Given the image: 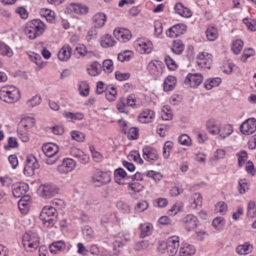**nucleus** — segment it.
<instances>
[{
	"mask_svg": "<svg viewBox=\"0 0 256 256\" xmlns=\"http://www.w3.org/2000/svg\"><path fill=\"white\" fill-rule=\"evenodd\" d=\"M174 10L176 13L184 18H190L192 15L191 10L180 2H178L176 4Z\"/></svg>",
	"mask_w": 256,
	"mask_h": 256,
	"instance_id": "b1692460",
	"label": "nucleus"
},
{
	"mask_svg": "<svg viewBox=\"0 0 256 256\" xmlns=\"http://www.w3.org/2000/svg\"><path fill=\"white\" fill-rule=\"evenodd\" d=\"M40 14L50 22H52L55 20V13L50 9L42 8L40 9Z\"/></svg>",
	"mask_w": 256,
	"mask_h": 256,
	"instance_id": "72a5a7b5",
	"label": "nucleus"
},
{
	"mask_svg": "<svg viewBox=\"0 0 256 256\" xmlns=\"http://www.w3.org/2000/svg\"><path fill=\"white\" fill-rule=\"evenodd\" d=\"M252 246L246 242L244 244L240 245L236 248V252L240 254H246L252 251Z\"/></svg>",
	"mask_w": 256,
	"mask_h": 256,
	"instance_id": "ea45409f",
	"label": "nucleus"
},
{
	"mask_svg": "<svg viewBox=\"0 0 256 256\" xmlns=\"http://www.w3.org/2000/svg\"><path fill=\"white\" fill-rule=\"evenodd\" d=\"M66 248V244L62 240L54 242L49 246V250L52 254H56Z\"/></svg>",
	"mask_w": 256,
	"mask_h": 256,
	"instance_id": "c756f323",
	"label": "nucleus"
},
{
	"mask_svg": "<svg viewBox=\"0 0 256 256\" xmlns=\"http://www.w3.org/2000/svg\"><path fill=\"white\" fill-rule=\"evenodd\" d=\"M73 10L78 14H86L88 12V8L86 6L80 4H72Z\"/></svg>",
	"mask_w": 256,
	"mask_h": 256,
	"instance_id": "09e8293b",
	"label": "nucleus"
},
{
	"mask_svg": "<svg viewBox=\"0 0 256 256\" xmlns=\"http://www.w3.org/2000/svg\"><path fill=\"white\" fill-rule=\"evenodd\" d=\"M74 156L78 158L80 162L83 164H88L90 160L89 156L88 155L79 150H76Z\"/></svg>",
	"mask_w": 256,
	"mask_h": 256,
	"instance_id": "a18cd8bd",
	"label": "nucleus"
},
{
	"mask_svg": "<svg viewBox=\"0 0 256 256\" xmlns=\"http://www.w3.org/2000/svg\"><path fill=\"white\" fill-rule=\"evenodd\" d=\"M196 252V249L194 246L188 243L182 244L179 250L180 256H190Z\"/></svg>",
	"mask_w": 256,
	"mask_h": 256,
	"instance_id": "5701e85b",
	"label": "nucleus"
},
{
	"mask_svg": "<svg viewBox=\"0 0 256 256\" xmlns=\"http://www.w3.org/2000/svg\"><path fill=\"white\" fill-rule=\"evenodd\" d=\"M164 68L163 64L158 60L151 61L147 67L149 73L155 78H158L162 74Z\"/></svg>",
	"mask_w": 256,
	"mask_h": 256,
	"instance_id": "9b49d317",
	"label": "nucleus"
},
{
	"mask_svg": "<svg viewBox=\"0 0 256 256\" xmlns=\"http://www.w3.org/2000/svg\"><path fill=\"white\" fill-rule=\"evenodd\" d=\"M117 94L116 89L112 86L106 89V98L110 102L114 101L116 100Z\"/></svg>",
	"mask_w": 256,
	"mask_h": 256,
	"instance_id": "5fc2aeb1",
	"label": "nucleus"
},
{
	"mask_svg": "<svg viewBox=\"0 0 256 256\" xmlns=\"http://www.w3.org/2000/svg\"><path fill=\"white\" fill-rule=\"evenodd\" d=\"M254 50L251 48H248L244 50L240 60L242 62H246L247 59L254 54Z\"/></svg>",
	"mask_w": 256,
	"mask_h": 256,
	"instance_id": "69168bd1",
	"label": "nucleus"
},
{
	"mask_svg": "<svg viewBox=\"0 0 256 256\" xmlns=\"http://www.w3.org/2000/svg\"><path fill=\"white\" fill-rule=\"evenodd\" d=\"M182 222L185 228L189 232L197 227L198 220L196 216L192 214H189L183 218Z\"/></svg>",
	"mask_w": 256,
	"mask_h": 256,
	"instance_id": "f3484780",
	"label": "nucleus"
},
{
	"mask_svg": "<svg viewBox=\"0 0 256 256\" xmlns=\"http://www.w3.org/2000/svg\"><path fill=\"white\" fill-rule=\"evenodd\" d=\"M180 238L178 236H174L169 238L166 242L160 243L158 250L160 254L166 252L169 256H174L177 252L179 246Z\"/></svg>",
	"mask_w": 256,
	"mask_h": 256,
	"instance_id": "7ed1b4c3",
	"label": "nucleus"
},
{
	"mask_svg": "<svg viewBox=\"0 0 256 256\" xmlns=\"http://www.w3.org/2000/svg\"><path fill=\"white\" fill-rule=\"evenodd\" d=\"M171 49L174 54H180L184 50V44L179 40H174Z\"/></svg>",
	"mask_w": 256,
	"mask_h": 256,
	"instance_id": "a19ab883",
	"label": "nucleus"
},
{
	"mask_svg": "<svg viewBox=\"0 0 256 256\" xmlns=\"http://www.w3.org/2000/svg\"><path fill=\"white\" fill-rule=\"evenodd\" d=\"M102 68L107 73H110L114 69L113 62L110 60H106L103 62Z\"/></svg>",
	"mask_w": 256,
	"mask_h": 256,
	"instance_id": "0e129e2a",
	"label": "nucleus"
},
{
	"mask_svg": "<svg viewBox=\"0 0 256 256\" xmlns=\"http://www.w3.org/2000/svg\"><path fill=\"white\" fill-rule=\"evenodd\" d=\"M132 52L130 50H126L119 54L118 56V60L122 62L128 61L132 55Z\"/></svg>",
	"mask_w": 256,
	"mask_h": 256,
	"instance_id": "680f3d73",
	"label": "nucleus"
},
{
	"mask_svg": "<svg viewBox=\"0 0 256 256\" xmlns=\"http://www.w3.org/2000/svg\"><path fill=\"white\" fill-rule=\"evenodd\" d=\"M110 181V177L106 172H96L92 178V184L96 186L108 184Z\"/></svg>",
	"mask_w": 256,
	"mask_h": 256,
	"instance_id": "f8f14e48",
	"label": "nucleus"
},
{
	"mask_svg": "<svg viewBox=\"0 0 256 256\" xmlns=\"http://www.w3.org/2000/svg\"><path fill=\"white\" fill-rule=\"evenodd\" d=\"M188 202L192 208H196L202 206V196L199 192H196L190 196Z\"/></svg>",
	"mask_w": 256,
	"mask_h": 256,
	"instance_id": "a878e982",
	"label": "nucleus"
},
{
	"mask_svg": "<svg viewBox=\"0 0 256 256\" xmlns=\"http://www.w3.org/2000/svg\"><path fill=\"white\" fill-rule=\"evenodd\" d=\"M35 124L34 118L30 116H27L22 118L21 120L22 126L26 128H29L32 127Z\"/></svg>",
	"mask_w": 256,
	"mask_h": 256,
	"instance_id": "603ef678",
	"label": "nucleus"
},
{
	"mask_svg": "<svg viewBox=\"0 0 256 256\" xmlns=\"http://www.w3.org/2000/svg\"><path fill=\"white\" fill-rule=\"evenodd\" d=\"M178 142L180 144L184 146H190L192 144L190 138L186 134L180 135L178 138Z\"/></svg>",
	"mask_w": 256,
	"mask_h": 256,
	"instance_id": "774afa93",
	"label": "nucleus"
},
{
	"mask_svg": "<svg viewBox=\"0 0 256 256\" xmlns=\"http://www.w3.org/2000/svg\"><path fill=\"white\" fill-rule=\"evenodd\" d=\"M206 34L208 40H215L218 36L217 28L213 25L209 26L206 30Z\"/></svg>",
	"mask_w": 256,
	"mask_h": 256,
	"instance_id": "4c0bfd02",
	"label": "nucleus"
},
{
	"mask_svg": "<svg viewBox=\"0 0 256 256\" xmlns=\"http://www.w3.org/2000/svg\"><path fill=\"white\" fill-rule=\"evenodd\" d=\"M88 74L92 76H96L100 74L102 72V66L97 62H93L87 68Z\"/></svg>",
	"mask_w": 256,
	"mask_h": 256,
	"instance_id": "cd10ccee",
	"label": "nucleus"
},
{
	"mask_svg": "<svg viewBox=\"0 0 256 256\" xmlns=\"http://www.w3.org/2000/svg\"><path fill=\"white\" fill-rule=\"evenodd\" d=\"M135 50L140 54H149L152 49V42L145 38H137L134 42Z\"/></svg>",
	"mask_w": 256,
	"mask_h": 256,
	"instance_id": "423d86ee",
	"label": "nucleus"
},
{
	"mask_svg": "<svg viewBox=\"0 0 256 256\" xmlns=\"http://www.w3.org/2000/svg\"><path fill=\"white\" fill-rule=\"evenodd\" d=\"M176 84V78L172 76H168L164 80V90L165 92H168L172 90Z\"/></svg>",
	"mask_w": 256,
	"mask_h": 256,
	"instance_id": "c85d7f7f",
	"label": "nucleus"
},
{
	"mask_svg": "<svg viewBox=\"0 0 256 256\" xmlns=\"http://www.w3.org/2000/svg\"><path fill=\"white\" fill-rule=\"evenodd\" d=\"M247 215L249 218H253L256 216V205L254 201H250L248 204Z\"/></svg>",
	"mask_w": 256,
	"mask_h": 256,
	"instance_id": "3c124183",
	"label": "nucleus"
},
{
	"mask_svg": "<svg viewBox=\"0 0 256 256\" xmlns=\"http://www.w3.org/2000/svg\"><path fill=\"white\" fill-rule=\"evenodd\" d=\"M148 206V204L146 200H141L138 202L135 206V210L138 212H141L146 210Z\"/></svg>",
	"mask_w": 256,
	"mask_h": 256,
	"instance_id": "338daca9",
	"label": "nucleus"
},
{
	"mask_svg": "<svg viewBox=\"0 0 256 256\" xmlns=\"http://www.w3.org/2000/svg\"><path fill=\"white\" fill-rule=\"evenodd\" d=\"M46 28L44 23L38 19H35L29 22L25 28V33L28 37L34 40L41 36Z\"/></svg>",
	"mask_w": 256,
	"mask_h": 256,
	"instance_id": "f257e3e1",
	"label": "nucleus"
},
{
	"mask_svg": "<svg viewBox=\"0 0 256 256\" xmlns=\"http://www.w3.org/2000/svg\"><path fill=\"white\" fill-rule=\"evenodd\" d=\"M28 190V186L24 182H20L14 185L12 193L14 197L19 198L24 196Z\"/></svg>",
	"mask_w": 256,
	"mask_h": 256,
	"instance_id": "a211bd4d",
	"label": "nucleus"
},
{
	"mask_svg": "<svg viewBox=\"0 0 256 256\" xmlns=\"http://www.w3.org/2000/svg\"><path fill=\"white\" fill-rule=\"evenodd\" d=\"M80 94L83 96H87L89 93V86L86 82H81L78 84Z\"/></svg>",
	"mask_w": 256,
	"mask_h": 256,
	"instance_id": "6e6d98bb",
	"label": "nucleus"
},
{
	"mask_svg": "<svg viewBox=\"0 0 256 256\" xmlns=\"http://www.w3.org/2000/svg\"><path fill=\"white\" fill-rule=\"evenodd\" d=\"M39 195L44 198H50L58 192V188L55 185L47 183L41 184L38 189Z\"/></svg>",
	"mask_w": 256,
	"mask_h": 256,
	"instance_id": "0eeeda50",
	"label": "nucleus"
},
{
	"mask_svg": "<svg viewBox=\"0 0 256 256\" xmlns=\"http://www.w3.org/2000/svg\"><path fill=\"white\" fill-rule=\"evenodd\" d=\"M116 42L112 36L108 34L103 36L100 39V44L104 48H108L114 46Z\"/></svg>",
	"mask_w": 256,
	"mask_h": 256,
	"instance_id": "473e14b6",
	"label": "nucleus"
},
{
	"mask_svg": "<svg viewBox=\"0 0 256 256\" xmlns=\"http://www.w3.org/2000/svg\"><path fill=\"white\" fill-rule=\"evenodd\" d=\"M155 117V113L150 109L143 110L138 116V120L141 123H148L152 122Z\"/></svg>",
	"mask_w": 256,
	"mask_h": 256,
	"instance_id": "aec40b11",
	"label": "nucleus"
},
{
	"mask_svg": "<svg viewBox=\"0 0 256 256\" xmlns=\"http://www.w3.org/2000/svg\"><path fill=\"white\" fill-rule=\"evenodd\" d=\"M240 128L244 134H252L256 130V119L254 118L246 119L242 124Z\"/></svg>",
	"mask_w": 256,
	"mask_h": 256,
	"instance_id": "9d476101",
	"label": "nucleus"
},
{
	"mask_svg": "<svg viewBox=\"0 0 256 256\" xmlns=\"http://www.w3.org/2000/svg\"><path fill=\"white\" fill-rule=\"evenodd\" d=\"M143 158L148 161L156 160L158 156L156 150L150 146L144 147L142 149Z\"/></svg>",
	"mask_w": 256,
	"mask_h": 256,
	"instance_id": "4be33fe9",
	"label": "nucleus"
},
{
	"mask_svg": "<svg viewBox=\"0 0 256 256\" xmlns=\"http://www.w3.org/2000/svg\"><path fill=\"white\" fill-rule=\"evenodd\" d=\"M106 20V15L102 12L96 13L93 16L94 26L96 28H102L104 25Z\"/></svg>",
	"mask_w": 256,
	"mask_h": 256,
	"instance_id": "bb28decb",
	"label": "nucleus"
},
{
	"mask_svg": "<svg viewBox=\"0 0 256 256\" xmlns=\"http://www.w3.org/2000/svg\"><path fill=\"white\" fill-rule=\"evenodd\" d=\"M20 98V90L12 85L3 86L0 89V98L6 102H16Z\"/></svg>",
	"mask_w": 256,
	"mask_h": 256,
	"instance_id": "f03ea898",
	"label": "nucleus"
},
{
	"mask_svg": "<svg viewBox=\"0 0 256 256\" xmlns=\"http://www.w3.org/2000/svg\"><path fill=\"white\" fill-rule=\"evenodd\" d=\"M244 46V42L241 40H236L232 42V50L234 54H238L242 50Z\"/></svg>",
	"mask_w": 256,
	"mask_h": 256,
	"instance_id": "de8ad7c7",
	"label": "nucleus"
},
{
	"mask_svg": "<svg viewBox=\"0 0 256 256\" xmlns=\"http://www.w3.org/2000/svg\"><path fill=\"white\" fill-rule=\"evenodd\" d=\"M130 240L129 238L126 236L118 237L114 242V247L115 250H118L122 248Z\"/></svg>",
	"mask_w": 256,
	"mask_h": 256,
	"instance_id": "37998d69",
	"label": "nucleus"
},
{
	"mask_svg": "<svg viewBox=\"0 0 256 256\" xmlns=\"http://www.w3.org/2000/svg\"><path fill=\"white\" fill-rule=\"evenodd\" d=\"M250 184L246 179H240L238 181V189L240 194H244L249 189Z\"/></svg>",
	"mask_w": 256,
	"mask_h": 256,
	"instance_id": "49530a36",
	"label": "nucleus"
},
{
	"mask_svg": "<svg viewBox=\"0 0 256 256\" xmlns=\"http://www.w3.org/2000/svg\"><path fill=\"white\" fill-rule=\"evenodd\" d=\"M22 244L27 251H34L39 246V238L38 234L32 231L26 232L22 237Z\"/></svg>",
	"mask_w": 256,
	"mask_h": 256,
	"instance_id": "20e7f679",
	"label": "nucleus"
},
{
	"mask_svg": "<svg viewBox=\"0 0 256 256\" xmlns=\"http://www.w3.org/2000/svg\"><path fill=\"white\" fill-rule=\"evenodd\" d=\"M172 112L170 106H165L162 108L161 117L163 120H169L172 118Z\"/></svg>",
	"mask_w": 256,
	"mask_h": 256,
	"instance_id": "58836bf2",
	"label": "nucleus"
},
{
	"mask_svg": "<svg viewBox=\"0 0 256 256\" xmlns=\"http://www.w3.org/2000/svg\"><path fill=\"white\" fill-rule=\"evenodd\" d=\"M221 83V79L219 78H210L204 82V87L208 90L214 87H216Z\"/></svg>",
	"mask_w": 256,
	"mask_h": 256,
	"instance_id": "f704fd0d",
	"label": "nucleus"
},
{
	"mask_svg": "<svg viewBox=\"0 0 256 256\" xmlns=\"http://www.w3.org/2000/svg\"><path fill=\"white\" fill-rule=\"evenodd\" d=\"M28 56L31 60L38 66L39 70L45 66L46 64L43 62L40 54L34 52H30L28 54Z\"/></svg>",
	"mask_w": 256,
	"mask_h": 256,
	"instance_id": "c9c22d12",
	"label": "nucleus"
},
{
	"mask_svg": "<svg viewBox=\"0 0 256 256\" xmlns=\"http://www.w3.org/2000/svg\"><path fill=\"white\" fill-rule=\"evenodd\" d=\"M243 22L246 24L247 28L250 30H256V20L244 18L243 19Z\"/></svg>",
	"mask_w": 256,
	"mask_h": 256,
	"instance_id": "4d7b16f0",
	"label": "nucleus"
},
{
	"mask_svg": "<svg viewBox=\"0 0 256 256\" xmlns=\"http://www.w3.org/2000/svg\"><path fill=\"white\" fill-rule=\"evenodd\" d=\"M129 176L127 175L125 170L122 168H118L114 172V179L116 182L119 184H124L126 183V181L128 180Z\"/></svg>",
	"mask_w": 256,
	"mask_h": 256,
	"instance_id": "412c9836",
	"label": "nucleus"
},
{
	"mask_svg": "<svg viewBox=\"0 0 256 256\" xmlns=\"http://www.w3.org/2000/svg\"><path fill=\"white\" fill-rule=\"evenodd\" d=\"M141 236L144 238L150 234L152 230V226L148 222H146L140 224Z\"/></svg>",
	"mask_w": 256,
	"mask_h": 256,
	"instance_id": "79ce46f5",
	"label": "nucleus"
},
{
	"mask_svg": "<svg viewBox=\"0 0 256 256\" xmlns=\"http://www.w3.org/2000/svg\"><path fill=\"white\" fill-rule=\"evenodd\" d=\"M165 62L168 68L172 70H174L177 68V64L176 61L170 56H166L165 57Z\"/></svg>",
	"mask_w": 256,
	"mask_h": 256,
	"instance_id": "bf43d9fd",
	"label": "nucleus"
},
{
	"mask_svg": "<svg viewBox=\"0 0 256 256\" xmlns=\"http://www.w3.org/2000/svg\"><path fill=\"white\" fill-rule=\"evenodd\" d=\"M115 38L122 42H126L132 38V34L127 28H117L114 31Z\"/></svg>",
	"mask_w": 256,
	"mask_h": 256,
	"instance_id": "ddd939ff",
	"label": "nucleus"
},
{
	"mask_svg": "<svg viewBox=\"0 0 256 256\" xmlns=\"http://www.w3.org/2000/svg\"><path fill=\"white\" fill-rule=\"evenodd\" d=\"M225 224V221L222 217H217L212 221V225L217 230H221Z\"/></svg>",
	"mask_w": 256,
	"mask_h": 256,
	"instance_id": "13d9d810",
	"label": "nucleus"
},
{
	"mask_svg": "<svg viewBox=\"0 0 256 256\" xmlns=\"http://www.w3.org/2000/svg\"><path fill=\"white\" fill-rule=\"evenodd\" d=\"M13 54V51L9 46L0 42V54L11 57Z\"/></svg>",
	"mask_w": 256,
	"mask_h": 256,
	"instance_id": "c03bdc74",
	"label": "nucleus"
},
{
	"mask_svg": "<svg viewBox=\"0 0 256 256\" xmlns=\"http://www.w3.org/2000/svg\"><path fill=\"white\" fill-rule=\"evenodd\" d=\"M206 127L209 133L216 135L220 133V124L218 120L210 118L206 122Z\"/></svg>",
	"mask_w": 256,
	"mask_h": 256,
	"instance_id": "6ab92c4d",
	"label": "nucleus"
},
{
	"mask_svg": "<svg viewBox=\"0 0 256 256\" xmlns=\"http://www.w3.org/2000/svg\"><path fill=\"white\" fill-rule=\"evenodd\" d=\"M203 80V76L200 74H188L184 80L186 85L192 88L199 86Z\"/></svg>",
	"mask_w": 256,
	"mask_h": 256,
	"instance_id": "2eb2a0df",
	"label": "nucleus"
},
{
	"mask_svg": "<svg viewBox=\"0 0 256 256\" xmlns=\"http://www.w3.org/2000/svg\"><path fill=\"white\" fill-rule=\"evenodd\" d=\"M42 150L47 157L46 160V164L52 165L56 162L58 158L56 155L59 151V147L56 144L52 142L46 144L42 146Z\"/></svg>",
	"mask_w": 256,
	"mask_h": 256,
	"instance_id": "39448f33",
	"label": "nucleus"
},
{
	"mask_svg": "<svg viewBox=\"0 0 256 256\" xmlns=\"http://www.w3.org/2000/svg\"><path fill=\"white\" fill-rule=\"evenodd\" d=\"M233 130L232 126L231 124H227L224 126L222 128L220 127V131L218 134L222 138H225L231 134Z\"/></svg>",
	"mask_w": 256,
	"mask_h": 256,
	"instance_id": "e433bc0d",
	"label": "nucleus"
},
{
	"mask_svg": "<svg viewBox=\"0 0 256 256\" xmlns=\"http://www.w3.org/2000/svg\"><path fill=\"white\" fill-rule=\"evenodd\" d=\"M72 138L78 142H82L85 138V135L82 132L78 130H73L70 132Z\"/></svg>",
	"mask_w": 256,
	"mask_h": 256,
	"instance_id": "052dcab7",
	"label": "nucleus"
},
{
	"mask_svg": "<svg viewBox=\"0 0 256 256\" xmlns=\"http://www.w3.org/2000/svg\"><path fill=\"white\" fill-rule=\"evenodd\" d=\"M41 102V98L40 96L36 95L32 96L26 102V105L28 108H34L40 104Z\"/></svg>",
	"mask_w": 256,
	"mask_h": 256,
	"instance_id": "864d4df0",
	"label": "nucleus"
},
{
	"mask_svg": "<svg viewBox=\"0 0 256 256\" xmlns=\"http://www.w3.org/2000/svg\"><path fill=\"white\" fill-rule=\"evenodd\" d=\"M212 62V56L206 52H200L196 58L198 66L204 69H210Z\"/></svg>",
	"mask_w": 256,
	"mask_h": 256,
	"instance_id": "1a4fd4ad",
	"label": "nucleus"
},
{
	"mask_svg": "<svg viewBox=\"0 0 256 256\" xmlns=\"http://www.w3.org/2000/svg\"><path fill=\"white\" fill-rule=\"evenodd\" d=\"M63 116L66 119L74 122L76 120H80L83 119L84 114L80 112L75 113L64 111L62 112Z\"/></svg>",
	"mask_w": 256,
	"mask_h": 256,
	"instance_id": "7c9ffc66",
	"label": "nucleus"
},
{
	"mask_svg": "<svg viewBox=\"0 0 256 256\" xmlns=\"http://www.w3.org/2000/svg\"><path fill=\"white\" fill-rule=\"evenodd\" d=\"M76 162L70 158H65L62 162L58 166L56 170L60 174H66L72 172L76 166Z\"/></svg>",
	"mask_w": 256,
	"mask_h": 256,
	"instance_id": "6e6552de",
	"label": "nucleus"
},
{
	"mask_svg": "<svg viewBox=\"0 0 256 256\" xmlns=\"http://www.w3.org/2000/svg\"><path fill=\"white\" fill-rule=\"evenodd\" d=\"M40 219L42 221L44 226L46 228H52L56 224L57 218H52V216H46V218L44 217L40 216Z\"/></svg>",
	"mask_w": 256,
	"mask_h": 256,
	"instance_id": "8fccbe9b",
	"label": "nucleus"
},
{
	"mask_svg": "<svg viewBox=\"0 0 256 256\" xmlns=\"http://www.w3.org/2000/svg\"><path fill=\"white\" fill-rule=\"evenodd\" d=\"M18 206L22 213L26 214L29 209V202L24 200H20L18 202Z\"/></svg>",
	"mask_w": 256,
	"mask_h": 256,
	"instance_id": "e2e57ef3",
	"label": "nucleus"
},
{
	"mask_svg": "<svg viewBox=\"0 0 256 256\" xmlns=\"http://www.w3.org/2000/svg\"><path fill=\"white\" fill-rule=\"evenodd\" d=\"M39 164L34 156H28L26 158V164L24 168V173L28 176H32L34 173V170L38 168Z\"/></svg>",
	"mask_w": 256,
	"mask_h": 256,
	"instance_id": "4468645a",
	"label": "nucleus"
},
{
	"mask_svg": "<svg viewBox=\"0 0 256 256\" xmlns=\"http://www.w3.org/2000/svg\"><path fill=\"white\" fill-rule=\"evenodd\" d=\"M57 212L56 210L52 206H45L42 210L40 216L42 217L52 216V218H57Z\"/></svg>",
	"mask_w": 256,
	"mask_h": 256,
	"instance_id": "2f4dec72",
	"label": "nucleus"
},
{
	"mask_svg": "<svg viewBox=\"0 0 256 256\" xmlns=\"http://www.w3.org/2000/svg\"><path fill=\"white\" fill-rule=\"evenodd\" d=\"M186 30V26L184 24H178L168 28L166 32V34L170 38H174L182 34Z\"/></svg>",
	"mask_w": 256,
	"mask_h": 256,
	"instance_id": "dca6fc26",
	"label": "nucleus"
},
{
	"mask_svg": "<svg viewBox=\"0 0 256 256\" xmlns=\"http://www.w3.org/2000/svg\"><path fill=\"white\" fill-rule=\"evenodd\" d=\"M72 55V48L68 44L64 45L58 54V58L62 61L68 60Z\"/></svg>",
	"mask_w": 256,
	"mask_h": 256,
	"instance_id": "393cba45",
	"label": "nucleus"
}]
</instances>
